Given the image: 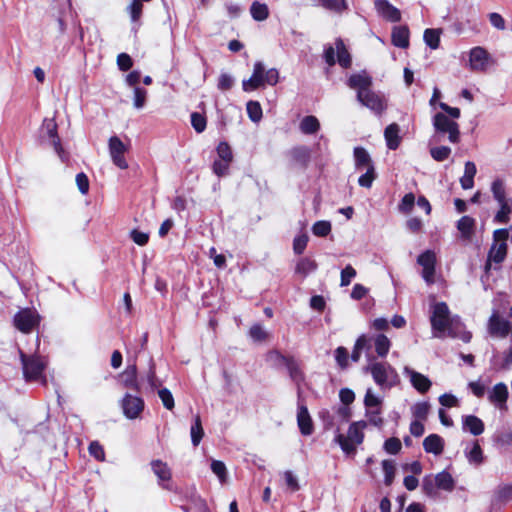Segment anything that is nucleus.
Here are the masks:
<instances>
[{
  "label": "nucleus",
  "instance_id": "obj_9",
  "mask_svg": "<svg viewBox=\"0 0 512 512\" xmlns=\"http://www.w3.org/2000/svg\"><path fill=\"white\" fill-rule=\"evenodd\" d=\"M108 147L113 164L119 169H127L129 165L125 154L128 151V147L123 141L118 136H111L108 141Z\"/></svg>",
  "mask_w": 512,
  "mask_h": 512
},
{
  "label": "nucleus",
  "instance_id": "obj_19",
  "mask_svg": "<svg viewBox=\"0 0 512 512\" xmlns=\"http://www.w3.org/2000/svg\"><path fill=\"white\" fill-rule=\"evenodd\" d=\"M120 378L121 383L125 388L131 389L135 392H140L138 369L135 361L126 367V369L120 374Z\"/></svg>",
  "mask_w": 512,
  "mask_h": 512
},
{
  "label": "nucleus",
  "instance_id": "obj_39",
  "mask_svg": "<svg viewBox=\"0 0 512 512\" xmlns=\"http://www.w3.org/2000/svg\"><path fill=\"white\" fill-rule=\"evenodd\" d=\"M500 209L494 217L495 222L507 223L510 220V213L512 211L510 199H506L503 202H498Z\"/></svg>",
  "mask_w": 512,
  "mask_h": 512
},
{
  "label": "nucleus",
  "instance_id": "obj_26",
  "mask_svg": "<svg viewBox=\"0 0 512 512\" xmlns=\"http://www.w3.org/2000/svg\"><path fill=\"white\" fill-rule=\"evenodd\" d=\"M410 382L412 386L420 393L424 394L429 391L432 386L430 379L420 372L411 370L409 372Z\"/></svg>",
  "mask_w": 512,
  "mask_h": 512
},
{
  "label": "nucleus",
  "instance_id": "obj_24",
  "mask_svg": "<svg viewBox=\"0 0 512 512\" xmlns=\"http://www.w3.org/2000/svg\"><path fill=\"white\" fill-rule=\"evenodd\" d=\"M425 452L440 455L444 451V440L438 434H430L423 441Z\"/></svg>",
  "mask_w": 512,
  "mask_h": 512
},
{
  "label": "nucleus",
  "instance_id": "obj_3",
  "mask_svg": "<svg viewBox=\"0 0 512 512\" xmlns=\"http://www.w3.org/2000/svg\"><path fill=\"white\" fill-rule=\"evenodd\" d=\"M20 360L23 368V376L27 382H35L43 377L46 362L41 356L26 355L20 350Z\"/></svg>",
  "mask_w": 512,
  "mask_h": 512
},
{
  "label": "nucleus",
  "instance_id": "obj_54",
  "mask_svg": "<svg viewBox=\"0 0 512 512\" xmlns=\"http://www.w3.org/2000/svg\"><path fill=\"white\" fill-rule=\"evenodd\" d=\"M357 272L356 270L353 268L352 265L348 264L344 269H342L341 271V275H340V285L342 287L344 286H348L352 279L356 276Z\"/></svg>",
  "mask_w": 512,
  "mask_h": 512
},
{
  "label": "nucleus",
  "instance_id": "obj_17",
  "mask_svg": "<svg viewBox=\"0 0 512 512\" xmlns=\"http://www.w3.org/2000/svg\"><path fill=\"white\" fill-rule=\"evenodd\" d=\"M347 85L351 89L357 90V93L366 92L371 89L373 79L366 71H362L361 73H354L350 75L347 80Z\"/></svg>",
  "mask_w": 512,
  "mask_h": 512
},
{
  "label": "nucleus",
  "instance_id": "obj_13",
  "mask_svg": "<svg viewBox=\"0 0 512 512\" xmlns=\"http://www.w3.org/2000/svg\"><path fill=\"white\" fill-rule=\"evenodd\" d=\"M265 85L264 64L260 61L254 63L253 73L247 80H243L242 88L245 92H251Z\"/></svg>",
  "mask_w": 512,
  "mask_h": 512
},
{
  "label": "nucleus",
  "instance_id": "obj_62",
  "mask_svg": "<svg viewBox=\"0 0 512 512\" xmlns=\"http://www.w3.org/2000/svg\"><path fill=\"white\" fill-rule=\"evenodd\" d=\"M130 238L135 244L139 246H145L149 241V233L140 231L138 229H133L130 231Z\"/></svg>",
  "mask_w": 512,
  "mask_h": 512
},
{
  "label": "nucleus",
  "instance_id": "obj_51",
  "mask_svg": "<svg viewBox=\"0 0 512 512\" xmlns=\"http://www.w3.org/2000/svg\"><path fill=\"white\" fill-rule=\"evenodd\" d=\"M143 1L141 0H133L131 4L128 6L127 10L133 22H137L140 20L143 11Z\"/></svg>",
  "mask_w": 512,
  "mask_h": 512
},
{
  "label": "nucleus",
  "instance_id": "obj_7",
  "mask_svg": "<svg viewBox=\"0 0 512 512\" xmlns=\"http://www.w3.org/2000/svg\"><path fill=\"white\" fill-rule=\"evenodd\" d=\"M509 231L506 228L497 229L493 233V244L489 250V258L493 259L494 263H502L507 255V240Z\"/></svg>",
  "mask_w": 512,
  "mask_h": 512
},
{
  "label": "nucleus",
  "instance_id": "obj_15",
  "mask_svg": "<svg viewBox=\"0 0 512 512\" xmlns=\"http://www.w3.org/2000/svg\"><path fill=\"white\" fill-rule=\"evenodd\" d=\"M488 331L492 336L504 338L509 334L510 323L502 318L498 312H494L489 318Z\"/></svg>",
  "mask_w": 512,
  "mask_h": 512
},
{
  "label": "nucleus",
  "instance_id": "obj_46",
  "mask_svg": "<svg viewBox=\"0 0 512 512\" xmlns=\"http://www.w3.org/2000/svg\"><path fill=\"white\" fill-rule=\"evenodd\" d=\"M491 191L493 193V197L497 202H503L506 200V191L505 186L502 180L496 179L492 182Z\"/></svg>",
  "mask_w": 512,
  "mask_h": 512
},
{
  "label": "nucleus",
  "instance_id": "obj_4",
  "mask_svg": "<svg viewBox=\"0 0 512 512\" xmlns=\"http://www.w3.org/2000/svg\"><path fill=\"white\" fill-rule=\"evenodd\" d=\"M430 323L432 330L440 333L451 327L450 310L446 302H437L432 305Z\"/></svg>",
  "mask_w": 512,
  "mask_h": 512
},
{
  "label": "nucleus",
  "instance_id": "obj_31",
  "mask_svg": "<svg viewBox=\"0 0 512 512\" xmlns=\"http://www.w3.org/2000/svg\"><path fill=\"white\" fill-rule=\"evenodd\" d=\"M353 154L356 169H364L369 168L370 166H374L371 156L369 155L365 148L355 147Z\"/></svg>",
  "mask_w": 512,
  "mask_h": 512
},
{
  "label": "nucleus",
  "instance_id": "obj_44",
  "mask_svg": "<svg viewBox=\"0 0 512 512\" xmlns=\"http://www.w3.org/2000/svg\"><path fill=\"white\" fill-rule=\"evenodd\" d=\"M451 148L448 146H436L430 149L431 157L437 162H443L449 158Z\"/></svg>",
  "mask_w": 512,
  "mask_h": 512
},
{
  "label": "nucleus",
  "instance_id": "obj_28",
  "mask_svg": "<svg viewBox=\"0 0 512 512\" xmlns=\"http://www.w3.org/2000/svg\"><path fill=\"white\" fill-rule=\"evenodd\" d=\"M335 47L337 50V62L339 65L344 69L350 68L352 65V58L341 38L336 39Z\"/></svg>",
  "mask_w": 512,
  "mask_h": 512
},
{
  "label": "nucleus",
  "instance_id": "obj_22",
  "mask_svg": "<svg viewBox=\"0 0 512 512\" xmlns=\"http://www.w3.org/2000/svg\"><path fill=\"white\" fill-rule=\"evenodd\" d=\"M410 31L408 26H395L391 33V42L395 47L406 49L409 47Z\"/></svg>",
  "mask_w": 512,
  "mask_h": 512
},
{
  "label": "nucleus",
  "instance_id": "obj_2",
  "mask_svg": "<svg viewBox=\"0 0 512 512\" xmlns=\"http://www.w3.org/2000/svg\"><path fill=\"white\" fill-rule=\"evenodd\" d=\"M39 140L41 144L48 141L63 162L68 160V154L62 146L61 139L58 135V125L54 119H44L39 131Z\"/></svg>",
  "mask_w": 512,
  "mask_h": 512
},
{
  "label": "nucleus",
  "instance_id": "obj_32",
  "mask_svg": "<svg viewBox=\"0 0 512 512\" xmlns=\"http://www.w3.org/2000/svg\"><path fill=\"white\" fill-rule=\"evenodd\" d=\"M250 14L255 21L262 22L268 19L270 11L267 4L253 1L250 6Z\"/></svg>",
  "mask_w": 512,
  "mask_h": 512
},
{
  "label": "nucleus",
  "instance_id": "obj_12",
  "mask_svg": "<svg viewBox=\"0 0 512 512\" xmlns=\"http://www.w3.org/2000/svg\"><path fill=\"white\" fill-rule=\"evenodd\" d=\"M417 262L423 267L422 277L428 283H432L435 275L436 255L431 250L421 253Z\"/></svg>",
  "mask_w": 512,
  "mask_h": 512
},
{
  "label": "nucleus",
  "instance_id": "obj_1",
  "mask_svg": "<svg viewBox=\"0 0 512 512\" xmlns=\"http://www.w3.org/2000/svg\"><path fill=\"white\" fill-rule=\"evenodd\" d=\"M367 427V423L364 420L352 422L348 428L347 436L338 434L336 441L340 445L343 452L346 454H355L357 445H360L364 441V429Z\"/></svg>",
  "mask_w": 512,
  "mask_h": 512
},
{
  "label": "nucleus",
  "instance_id": "obj_43",
  "mask_svg": "<svg viewBox=\"0 0 512 512\" xmlns=\"http://www.w3.org/2000/svg\"><path fill=\"white\" fill-rule=\"evenodd\" d=\"M382 468H383V472H384V483H385V485L389 486L394 481L395 471H396L395 464L391 460H383Z\"/></svg>",
  "mask_w": 512,
  "mask_h": 512
},
{
  "label": "nucleus",
  "instance_id": "obj_57",
  "mask_svg": "<svg viewBox=\"0 0 512 512\" xmlns=\"http://www.w3.org/2000/svg\"><path fill=\"white\" fill-rule=\"evenodd\" d=\"M89 454L98 461H104L105 451L98 441H92L88 447Z\"/></svg>",
  "mask_w": 512,
  "mask_h": 512
},
{
  "label": "nucleus",
  "instance_id": "obj_50",
  "mask_svg": "<svg viewBox=\"0 0 512 512\" xmlns=\"http://www.w3.org/2000/svg\"><path fill=\"white\" fill-rule=\"evenodd\" d=\"M416 205V199H415V195L410 192V193H407L403 196V198L401 199V202L399 203V210L402 212V213H410L412 211V209L414 208V206Z\"/></svg>",
  "mask_w": 512,
  "mask_h": 512
},
{
  "label": "nucleus",
  "instance_id": "obj_34",
  "mask_svg": "<svg viewBox=\"0 0 512 512\" xmlns=\"http://www.w3.org/2000/svg\"><path fill=\"white\" fill-rule=\"evenodd\" d=\"M204 429L202 426V421L200 415H196L194 417V423L190 429L191 442L194 447H197L204 437Z\"/></svg>",
  "mask_w": 512,
  "mask_h": 512
},
{
  "label": "nucleus",
  "instance_id": "obj_6",
  "mask_svg": "<svg viewBox=\"0 0 512 512\" xmlns=\"http://www.w3.org/2000/svg\"><path fill=\"white\" fill-rule=\"evenodd\" d=\"M40 320L41 318L37 311L24 308L14 315L13 323L20 332L29 334L39 326Z\"/></svg>",
  "mask_w": 512,
  "mask_h": 512
},
{
  "label": "nucleus",
  "instance_id": "obj_14",
  "mask_svg": "<svg viewBox=\"0 0 512 512\" xmlns=\"http://www.w3.org/2000/svg\"><path fill=\"white\" fill-rule=\"evenodd\" d=\"M374 7L378 15L386 21L397 23L401 21V12L388 0H375Z\"/></svg>",
  "mask_w": 512,
  "mask_h": 512
},
{
  "label": "nucleus",
  "instance_id": "obj_58",
  "mask_svg": "<svg viewBox=\"0 0 512 512\" xmlns=\"http://www.w3.org/2000/svg\"><path fill=\"white\" fill-rule=\"evenodd\" d=\"M159 398L161 399L163 406L168 409L172 410L175 406L174 403V397L169 389L162 388L158 391Z\"/></svg>",
  "mask_w": 512,
  "mask_h": 512
},
{
  "label": "nucleus",
  "instance_id": "obj_63",
  "mask_svg": "<svg viewBox=\"0 0 512 512\" xmlns=\"http://www.w3.org/2000/svg\"><path fill=\"white\" fill-rule=\"evenodd\" d=\"M117 65L121 71H128L133 66V60L127 53H120L117 56Z\"/></svg>",
  "mask_w": 512,
  "mask_h": 512
},
{
  "label": "nucleus",
  "instance_id": "obj_61",
  "mask_svg": "<svg viewBox=\"0 0 512 512\" xmlns=\"http://www.w3.org/2000/svg\"><path fill=\"white\" fill-rule=\"evenodd\" d=\"M230 164L228 161L216 159L212 164V170L218 177H222L228 174Z\"/></svg>",
  "mask_w": 512,
  "mask_h": 512
},
{
  "label": "nucleus",
  "instance_id": "obj_8",
  "mask_svg": "<svg viewBox=\"0 0 512 512\" xmlns=\"http://www.w3.org/2000/svg\"><path fill=\"white\" fill-rule=\"evenodd\" d=\"M357 100L376 115H381L387 108L384 96L376 93L372 89L357 93Z\"/></svg>",
  "mask_w": 512,
  "mask_h": 512
},
{
  "label": "nucleus",
  "instance_id": "obj_52",
  "mask_svg": "<svg viewBox=\"0 0 512 512\" xmlns=\"http://www.w3.org/2000/svg\"><path fill=\"white\" fill-rule=\"evenodd\" d=\"M216 151H217L218 159L225 160L230 163L232 162L233 154H232L231 147L227 142H225V141L220 142L216 148Z\"/></svg>",
  "mask_w": 512,
  "mask_h": 512
},
{
  "label": "nucleus",
  "instance_id": "obj_35",
  "mask_svg": "<svg viewBox=\"0 0 512 512\" xmlns=\"http://www.w3.org/2000/svg\"><path fill=\"white\" fill-rule=\"evenodd\" d=\"M320 129L319 120L312 115L305 116L300 122V130L307 135L315 134Z\"/></svg>",
  "mask_w": 512,
  "mask_h": 512
},
{
  "label": "nucleus",
  "instance_id": "obj_47",
  "mask_svg": "<svg viewBox=\"0 0 512 512\" xmlns=\"http://www.w3.org/2000/svg\"><path fill=\"white\" fill-rule=\"evenodd\" d=\"M191 125L197 133L204 132L207 126V119L205 115L199 112H193L191 114Z\"/></svg>",
  "mask_w": 512,
  "mask_h": 512
},
{
  "label": "nucleus",
  "instance_id": "obj_25",
  "mask_svg": "<svg viewBox=\"0 0 512 512\" xmlns=\"http://www.w3.org/2000/svg\"><path fill=\"white\" fill-rule=\"evenodd\" d=\"M400 127L397 123L389 124L384 130L386 145L390 150H396L401 144Z\"/></svg>",
  "mask_w": 512,
  "mask_h": 512
},
{
  "label": "nucleus",
  "instance_id": "obj_27",
  "mask_svg": "<svg viewBox=\"0 0 512 512\" xmlns=\"http://www.w3.org/2000/svg\"><path fill=\"white\" fill-rule=\"evenodd\" d=\"M387 368H390L388 364L375 362L372 363L367 369L370 371L375 383L382 386L388 380Z\"/></svg>",
  "mask_w": 512,
  "mask_h": 512
},
{
  "label": "nucleus",
  "instance_id": "obj_37",
  "mask_svg": "<svg viewBox=\"0 0 512 512\" xmlns=\"http://www.w3.org/2000/svg\"><path fill=\"white\" fill-rule=\"evenodd\" d=\"M317 267L318 265L315 260L304 257L298 261L295 271L302 276H307L309 273L315 271Z\"/></svg>",
  "mask_w": 512,
  "mask_h": 512
},
{
  "label": "nucleus",
  "instance_id": "obj_33",
  "mask_svg": "<svg viewBox=\"0 0 512 512\" xmlns=\"http://www.w3.org/2000/svg\"><path fill=\"white\" fill-rule=\"evenodd\" d=\"M438 489L452 491L455 487V481L447 471H441L434 477Z\"/></svg>",
  "mask_w": 512,
  "mask_h": 512
},
{
  "label": "nucleus",
  "instance_id": "obj_48",
  "mask_svg": "<svg viewBox=\"0 0 512 512\" xmlns=\"http://www.w3.org/2000/svg\"><path fill=\"white\" fill-rule=\"evenodd\" d=\"M376 176L375 167L370 166L366 168V172L359 177L358 184L364 188H371Z\"/></svg>",
  "mask_w": 512,
  "mask_h": 512
},
{
  "label": "nucleus",
  "instance_id": "obj_10",
  "mask_svg": "<svg viewBox=\"0 0 512 512\" xmlns=\"http://www.w3.org/2000/svg\"><path fill=\"white\" fill-rule=\"evenodd\" d=\"M150 466L158 479V485L164 490L172 491V470L168 464L160 459H155L150 462Z\"/></svg>",
  "mask_w": 512,
  "mask_h": 512
},
{
  "label": "nucleus",
  "instance_id": "obj_40",
  "mask_svg": "<svg viewBox=\"0 0 512 512\" xmlns=\"http://www.w3.org/2000/svg\"><path fill=\"white\" fill-rule=\"evenodd\" d=\"M430 411V404L427 401L417 402L412 407V415L415 420L426 421Z\"/></svg>",
  "mask_w": 512,
  "mask_h": 512
},
{
  "label": "nucleus",
  "instance_id": "obj_55",
  "mask_svg": "<svg viewBox=\"0 0 512 512\" xmlns=\"http://www.w3.org/2000/svg\"><path fill=\"white\" fill-rule=\"evenodd\" d=\"M308 240H309V238L306 233H303V234L295 237L294 241H293L294 253L297 255H301L307 247Z\"/></svg>",
  "mask_w": 512,
  "mask_h": 512
},
{
  "label": "nucleus",
  "instance_id": "obj_53",
  "mask_svg": "<svg viewBox=\"0 0 512 512\" xmlns=\"http://www.w3.org/2000/svg\"><path fill=\"white\" fill-rule=\"evenodd\" d=\"M402 444L399 438L390 437L384 442V450L391 455H396L401 451Z\"/></svg>",
  "mask_w": 512,
  "mask_h": 512
},
{
  "label": "nucleus",
  "instance_id": "obj_18",
  "mask_svg": "<svg viewBox=\"0 0 512 512\" xmlns=\"http://www.w3.org/2000/svg\"><path fill=\"white\" fill-rule=\"evenodd\" d=\"M489 59L488 52L480 47H474L469 54L470 68L474 71H485Z\"/></svg>",
  "mask_w": 512,
  "mask_h": 512
},
{
  "label": "nucleus",
  "instance_id": "obj_41",
  "mask_svg": "<svg viewBox=\"0 0 512 512\" xmlns=\"http://www.w3.org/2000/svg\"><path fill=\"white\" fill-rule=\"evenodd\" d=\"M319 3L323 8L336 13H341L348 8L346 0H319Z\"/></svg>",
  "mask_w": 512,
  "mask_h": 512
},
{
  "label": "nucleus",
  "instance_id": "obj_59",
  "mask_svg": "<svg viewBox=\"0 0 512 512\" xmlns=\"http://www.w3.org/2000/svg\"><path fill=\"white\" fill-rule=\"evenodd\" d=\"M436 481L432 478L431 475L425 476L422 481V490L423 492L430 497H434L436 495Z\"/></svg>",
  "mask_w": 512,
  "mask_h": 512
},
{
  "label": "nucleus",
  "instance_id": "obj_38",
  "mask_svg": "<svg viewBox=\"0 0 512 512\" xmlns=\"http://www.w3.org/2000/svg\"><path fill=\"white\" fill-rule=\"evenodd\" d=\"M440 29L428 28L424 31V41L431 49H437L440 45Z\"/></svg>",
  "mask_w": 512,
  "mask_h": 512
},
{
  "label": "nucleus",
  "instance_id": "obj_49",
  "mask_svg": "<svg viewBox=\"0 0 512 512\" xmlns=\"http://www.w3.org/2000/svg\"><path fill=\"white\" fill-rule=\"evenodd\" d=\"M249 336L256 342L266 341L268 333L263 329L259 323L253 324L249 329Z\"/></svg>",
  "mask_w": 512,
  "mask_h": 512
},
{
  "label": "nucleus",
  "instance_id": "obj_20",
  "mask_svg": "<svg viewBox=\"0 0 512 512\" xmlns=\"http://www.w3.org/2000/svg\"><path fill=\"white\" fill-rule=\"evenodd\" d=\"M297 424L300 433L303 436H310L314 432L313 420L309 414L308 408L305 405L298 406Z\"/></svg>",
  "mask_w": 512,
  "mask_h": 512
},
{
  "label": "nucleus",
  "instance_id": "obj_5",
  "mask_svg": "<svg viewBox=\"0 0 512 512\" xmlns=\"http://www.w3.org/2000/svg\"><path fill=\"white\" fill-rule=\"evenodd\" d=\"M433 126L435 131L441 134H448L451 143L460 141L459 124L451 120L446 114L438 112L433 117Z\"/></svg>",
  "mask_w": 512,
  "mask_h": 512
},
{
  "label": "nucleus",
  "instance_id": "obj_11",
  "mask_svg": "<svg viewBox=\"0 0 512 512\" xmlns=\"http://www.w3.org/2000/svg\"><path fill=\"white\" fill-rule=\"evenodd\" d=\"M144 400L138 396L126 393L121 401L124 415L128 419H136L144 410Z\"/></svg>",
  "mask_w": 512,
  "mask_h": 512
},
{
  "label": "nucleus",
  "instance_id": "obj_29",
  "mask_svg": "<svg viewBox=\"0 0 512 512\" xmlns=\"http://www.w3.org/2000/svg\"><path fill=\"white\" fill-rule=\"evenodd\" d=\"M463 428L468 430L472 435L478 436L484 432V423L483 421L475 416L468 415L463 419Z\"/></svg>",
  "mask_w": 512,
  "mask_h": 512
},
{
  "label": "nucleus",
  "instance_id": "obj_56",
  "mask_svg": "<svg viewBox=\"0 0 512 512\" xmlns=\"http://www.w3.org/2000/svg\"><path fill=\"white\" fill-rule=\"evenodd\" d=\"M212 472L217 475L221 482H224L227 478V469L224 462L220 460H213L211 463Z\"/></svg>",
  "mask_w": 512,
  "mask_h": 512
},
{
  "label": "nucleus",
  "instance_id": "obj_23",
  "mask_svg": "<svg viewBox=\"0 0 512 512\" xmlns=\"http://www.w3.org/2000/svg\"><path fill=\"white\" fill-rule=\"evenodd\" d=\"M508 396L509 392L506 384L500 382L493 387L491 393L488 396V399L491 403L495 404L499 409H502L506 406Z\"/></svg>",
  "mask_w": 512,
  "mask_h": 512
},
{
  "label": "nucleus",
  "instance_id": "obj_16",
  "mask_svg": "<svg viewBox=\"0 0 512 512\" xmlns=\"http://www.w3.org/2000/svg\"><path fill=\"white\" fill-rule=\"evenodd\" d=\"M292 165L301 169H306L311 160V150L309 147L301 145L293 147L288 152Z\"/></svg>",
  "mask_w": 512,
  "mask_h": 512
},
{
  "label": "nucleus",
  "instance_id": "obj_36",
  "mask_svg": "<svg viewBox=\"0 0 512 512\" xmlns=\"http://www.w3.org/2000/svg\"><path fill=\"white\" fill-rule=\"evenodd\" d=\"M374 347L379 357H385L391 347L389 338L384 334H377L374 338Z\"/></svg>",
  "mask_w": 512,
  "mask_h": 512
},
{
  "label": "nucleus",
  "instance_id": "obj_42",
  "mask_svg": "<svg viewBox=\"0 0 512 512\" xmlns=\"http://www.w3.org/2000/svg\"><path fill=\"white\" fill-rule=\"evenodd\" d=\"M466 456L470 463L479 465L483 462V451L477 440L473 443L472 449L466 454Z\"/></svg>",
  "mask_w": 512,
  "mask_h": 512
},
{
  "label": "nucleus",
  "instance_id": "obj_21",
  "mask_svg": "<svg viewBox=\"0 0 512 512\" xmlns=\"http://www.w3.org/2000/svg\"><path fill=\"white\" fill-rule=\"evenodd\" d=\"M270 354L275 355V357L286 366L289 375L293 380L298 381L303 378V373L293 356H285L277 350L271 351Z\"/></svg>",
  "mask_w": 512,
  "mask_h": 512
},
{
  "label": "nucleus",
  "instance_id": "obj_45",
  "mask_svg": "<svg viewBox=\"0 0 512 512\" xmlns=\"http://www.w3.org/2000/svg\"><path fill=\"white\" fill-rule=\"evenodd\" d=\"M246 110L253 122H258L262 118V108L259 102L250 100L246 105Z\"/></svg>",
  "mask_w": 512,
  "mask_h": 512
},
{
  "label": "nucleus",
  "instance_id": "obj_60",
  "mask_svg": "<svg viewBox=\"0 0 512 512\" xmlns=\"http://www.w3.org/2000/svg\"><path fill=\"white\" fill-rule=\"evenodd\" d=\"M348 358H349V353L345 347L339 346L338 348H336L335 359L341 369L347 368Z\"/></svg>",
  "mask_w": 512,
  "mask_h": 512
},
{
  "label": "nucleus",
  "instance_id": "obj_64",
  "mask_svg": "<svg viewBox=\"0 0 512 512\" xmlns=\"http://www.w3.org/2000/svg\"><path fill=\"white\" fill-rule=\"evenodd\" d=\"M233 84V78L227 73H222L218 78L217 87L221 91H228L232 88Z\"/></svg>",
  "mask_w": 512,
  "mask_h": 512
},
{
  "label": "nucleus",
  "instance_id": "obj_30",
  "mask_svg": "<svg viewBox=\"0 0 512 512\" xmlns=\"http://www.w3.org/2000/svg\"><path fill=\"white\" fill-rule=\"evenodd\" d=\"M477 168L474 162L467 161L465 163L464 175L460 178L461 187L464 190L473 188L474 177L476 175Z\"/></svg>",
  "mask_w": 512,
  "mask_h": 512
}]
</instances>
